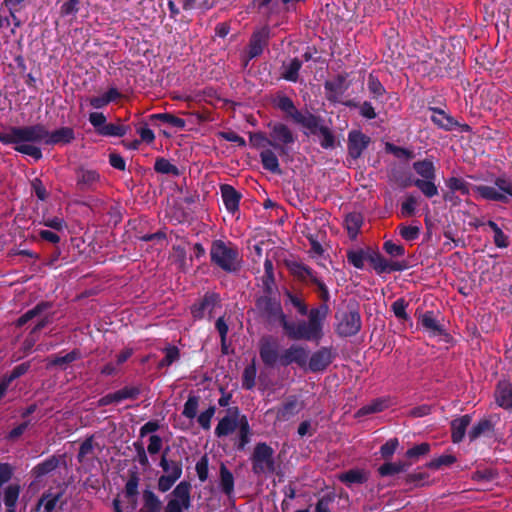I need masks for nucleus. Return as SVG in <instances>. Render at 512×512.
<instances>
[{
  "instance_id": "f257e3e1",
  "label": "nucleus",
  "mask_w": 512,
  "mask_h": 512,
  "mask_svg": "<svg viewBox=\"0 0 512 512\" xmlns=\"http://www.w3.org/2000/svg\"><path fill=\"white\" fill-rule=\"evenodd\" d=\"M210 259L212 264L227 273H237L241 269L242 260L237 247L220 239L212 242Z\"/></svg>"
},
{
  "instance_id": "f03ea898",
  "label": "nucleus",
  "mask_w": 512,
  "mask_h": 512,
  "mask_svg": "<svg viewBox=\"0 0 512 512\" xmlns=\"http://www.w3.org/2000/svg\"><path fill=\"white\" fill-rule=\"evenodd\" d=\"M286 267L290 274L299 282L315 285L319 290V298L322 303L327 304L329 302L330 293L328 287L311 267L296 260L286 261Z\"/></svg>"
},
{
  "instance_id": "7ed1b4c3",
  "label": "nucleus",
  "mask_w": 512,
  "mask_h": 512,
  "mask_svg": "<svg viewBox=\"0 0 512 512\" xmlns=\"http://www.w3.org/2000/svg\"><path fill=\"white\" fill-rule=\"evenodd\" d=\"M472 190L483 200L507 204L509 198H512V179L498 176L494 186L474 185Z\"/></svg>"
},
{
  "instance_id": "20e7f679",
  "label": "nucleus",
  "mask_w": 512,
  "mask_h": 512,
  "mask_svg": "<svg viewBox=\"0 0 512 512\" xmlns=\"http://www.w3.org/2000/svg\"><path fill=\"white\" fill-rule=\"evenodd\" d=\"M267 127L269 128V136L271 139L270 146L273 147L281 157L288 156L290 152L289 147L297 140L296 134L283 122L270 121Z\"/></svg>"
},
{
  "instance_id": "39448f33",
  "label": "nucleus",
  "mask_w": 512,
  "mask_h": 512,
  "mask_svg": "<svg viewBox=\"0 0 512 512\" xmlns=\"http://www.w3.org/2000/svg\"><path fill=\"white\" fill-rule=\"evenodd\" d=\"M252 472L257 475H270L276 470L274 450L266 442H259L255 445L251 455Z\"/></svg>"
},
{
  "instance_id": "423d86ee",
  "label": "nucleus",
  "mask_w": 512,
  "mask_h": 512,
  "mask_svg": "<svg viewBox=\"0 0 512 512\" xmlns=\"http://www.w3.org/2000/svg\"><path fill=\"white\" fill-rule=\"evenodd\" d=\"M335 318L337 320L335 331L340 337H351L361 330V315L355 306H348L346 310L336 312Z\"/></svg>"
},
{
  "instance_id": "0eeeda50",
  "label": "nucleus",
  "mask_w": 512,
  "mask_h": 512,
  "mask_svg": "<svg viewBox=\"0 0 512 512\" xmlns=\"http://www.w3.org/2000/svg\"><path fill=\"white\" fill-rule=\"evenodd\" d=\"M11 136L14 140L13 144L29 142H44L46 144V136H48V130L41 123L22 127L11 126Z\"/></svg>"
},
{
  "instance_id": "6e6552de",
  "label": "nucleus",
  "mask_w": 512,
  "mask_h": 512,
  "mask_svg": "<svg viewBox=\"0 0 512 512\" xmlns=\"http://www.w3.org/2000/svg\"><path fill=\"white\" fill-rule=\"evenodd\" d=\"M256 308L260 314L270 323H282L287 319L284 314L280 300L271 295L260 296L256 300Z\"/></svg>"
},
{
  "instance_id": "1a4fd4ad",
  "label": "nucleus",
  "mask_w": 512,
  "mask_h": 512,
  "mask_svg": "<svg viewBox=\"0 0 512 512\" xmlns=\"http://www.w3.org/2000/svg\"><path fill=\"white\" fill-rule=\"evenodd\" d=\"M288 336L292 340H305V341H316L322 339V337L312 329L309 322L305 320H299L298 322L288 321L287 319L282 323L281 326Z\"/></svg>"
},
{
  "instance_id": "9d476101",
  "label": "nucleus",
  "mask_w": 512,
  "mask_h": 512,
  "mask_svg": "<svg viewBox=\"0 0 512 512\" xmlns=\"http://www.w3.org/2000/svg\"><path fill=\"white\" fill-rule=\"evenodd\" d=\"M304 408V402L297 395L288 396L280 405L270 408L266 413L275 414L277 422H286Z\"/></svg>"
},
{
  "instance_id": "9b49d317",
  "label": "nucleus",
  "mask_w": 512,
  "mask_h": 512,
  "mask_svg": "<svg viewBox=\"0 0 512 512\" xmlns=\"http://www.w3.org/2000/svg\"><path fill=\"white\" fill-rule=\"evenodd\" d=\"M270 39V29L267 26L255 30L248 43L247 57L244 60V66H247L249 61L259 57L264 49L268 46Z\"/></svg>"
},
{
  "instance_id": "f8f14e48",
  "label": "nucleus",
  "mask_w": 512,
  "mask_h": 512,
  "mask_svg": "<svg viewBox=\"0 0 512 512\" xmlns=\"http://www.w3.org/2000/svg\"><path fill=\"white\" fill-rule=\"evenodd\" d=\"M368 261L378 275L383 273L401 272L409 268L406 260L388 261L377 251H369Z\"/></svg>"
},
{
  "instance_id": "ddd939ff",
  "label": "nucleus",
  "mask_w": 512,
  "mask_h": 512,
  "mask_svg": "<svg viewBox=\"0 0 512 512\" xmlns=\"http://www.w3.org/2000/svg\"><path fill=\"white\" fill-rule=\"evenodd\" d=\"M336 357V352L332 347L323 346L313 352L307 360L308 370L312 373L325 371Z\"/></svg>"
},
{
  "instance_id": "4468645a",
  "label": "nucleus",
  "mask_w": 512,
  "mask_h": 512,
  "mask_svg": "<svg viewBox=\"0 0 512 512\" xmlns=\"http://www.w3.org/2000/svg\"><path fill=\"white\" fill-rule=\"evenodd\" d=\"M220 302V296L215 292H206L202 298L196 301L191 307L190 312L194 319H203L206 313L211 314L215 306Z\"/></svg>"
},
{
  "instance_id": "2eb2a0df",
  "label": "nucleus",
  "mask_w": 512,
  "mask_h": 512,
  "mask_svg": "<svg viewBox=\"0 0 512 512\" xmlns=\"http://www.w3.org/2000/svg\"><path fill=\"white\" fill-rule=\"evenodd\" d=\"M76 188L81 192L95 191L101 176L94 169L80 167L76 170Z\"/></svg>"
},
{
  "instance_id": "dca6fc26",
  "label": "nucleus",
  "mask_w": 512,
  "mask_h": 512,
  "mask_svg": "<svg viewBox=\"0 0 512 512\" xmlns=\"http://www.w3.org/2000/svg\"><path fill=\"white\" fill-rule=\"evenodd\" d=\"M307 360L308 351L304 347L295 344L284 350L279 358L280 364L284 367L295 363L299 367L305 368L307 365Z\"/></svg>"
},
{
  "instance_id": "f3484780",
  "label": "nucleus",
  "mask_w": 512,
  "mask_h": 512,
  "mask_svg": "<svg viewBox=\"0 0 512 512\" xmlns=\"http://www.w3.org/2000/svg\"><path fill=\"white\" fill-rule=\"evenodd\" d=\"M370 142V137L360 130H351L348 133V155L353 159H358Z\"/></svg>"
},
{
  "instance_id": "a211bd4d",
  "label": "nucleus",
  "mask_w": 512,
  "mask_h": 512,
  "mask_svg": "<svg viewBox=\"0 0 512 512\" xmlns=\"http://www.w3.org/2000/svg\"><path fill=\"white\" fill-rule=\"evenodd\" d=\"M228 414L219 420L216 428L215 435L218 438H222L233 433L238 427V416L240 414V409L235 407H230L227 410Z\"/></svg>"
},
{
  "instance_id": "6ab92c4d",
  "label": "nucleus",
  "mask_w": 512,
  "mask_h": 512,
  "mask_svg": "<svg viewBox=\"0 0 512 512\" xmlns=\"http://www.w3.org/2000/svg\"><path fill=\"white\" fill-rule=\"evenodd\" d=\"M295 124L300 125L304 129V135L309 137L319 135V132L325 125V121L321 116L306 111Z\"/></svg>"
},
{
  "instance_id": "aec40b11",
  "label": "nucleus",
  "mask_w": 512,
  "mask_h": 512,
  "mask_svg": "<svg viewBox=\"0 0 512 512\" xmlns=\"http://www.w3.org/2000/svg\"><path fill=\"white\" fill-rule=\"evenodd\" d=\"M62 496L63 492H44L37 502L36 510L41 512H57V508L62 509L63 505L66 503L61 500Z\"/></svg>"
},
{
  "instance_id": "412c9836",
  "label": "nucleus",
  "mask_w": 512,
  "mask_h": 512,
  "mask_svg": "<svg viewBox=\"0 0 512 512\" xmlns=\"http://www.w3.org/2000/svg\"><path fill=\"white\" fill-rule=\"evenodd\" d=\"M259 355L265 366L274 367L280 358L277 343L263 338L259 343Z\"/></svg>"
},
{
  "instance_id": "4be33fe9",
  "label": "nucleus",
  "mask_w": 512,
  "mask_h": 512,
  "mask_svg": "<svg viewBox=\"0 0 512 512\" xmlns=\"http://www.w3.org/2000/svg\"><path fill=\"white\" fill-rule=\"evenodd\" d=\"M220 192L226 210L235 214L239 210L242 194L230 184H222Z\"/></svg>"
},
{
  "instance_id": "5701e85b",
  "label": "nucleus",
  "mask_w": 512,
  "mask_h": 512,
  "mask_svg": "<svg viewBox=\"0 0 512 512\" xmlns=\"http://www.w3.org/2000/svg\"><path fill=\"white\" fill-rule=\"evenodd\" d=\"M329 313V307L328 304L322 303L320 306L312 309H308V322L311 326V328L321 336L323 337V324L324 321Z\"/></svg>"
},
{
  "instance_id": "b1692460",
  "label": "nucleus",
  "mask_w": 512,
  "mask_h": 512,
  "mask_svg": "<svg viewBox=\"0 0 512 512\" xmlns=\"http://www.w3.org/2000/svg\"><path fill=\"white\" fill-rule=\"evenodd\" d=\"M472 421L470 414L462 415L455 418L450 423L451 440L453 443L458 444L463 441L467 428Z\"/></svg>"
},
{
  "instance_id": "393cba45",
  "label": "nucleus",
  "mask_w": 512,
  "mask_h": 512,
  "mask_svg": "<svg viewBox=\"0 0 512 512\" xmlns=\"http://www.w3.org/2000/svg\"><path fill=\"white\" fill-rule=\"evenodd\" d=\"M429 110L433 112V115L430 117V119L438 128L445 131H452L456 128V126L459 125L458 121H456L451 115L447 114L441 108L429 107Z\"/></svg>"
},
{
  "instance_id": "a878e982",
  "label": "nucleus",
  "mask_w": 512,
  "mask_h": 512,
  "mask_svg": "<svg viewBox=\"0 0 512 512\" xmlns=\"http://www.w3.org/2000/svg\"><path fill=\"white\" fill-rule=\"evenodd\" d=\"M61 459H62V456H57V455H52V456L48 457L47 459L38 463L37 465H35L32 468V470H31L32 476L35 479L39 480V479L43 478L44 476L52 473L59 467Z\"/></svg>"
},
{
  "instance_id": "bb28decb",
  "label": "nucleus",
  "mask_w": 512,
  "mask_h": 512,
  "mask_svg": "<svg viewBox=\"0 0 512 512\" xmlns=\"http://www.w3.org/2000/svg\"><path fill=\"white\" fill-rule=\"evenodd\" d=\"M75 139V132L71 127H60L52 132L48 131L46 136V145H65L71 143Z\"/></svg>"
},
{
  "instance_id": "cd10ccee",
  "label": "nucleus",
  "mask_w": 512,
  "mask_h": 512,
  "mask_svg": "<svg viewBox=\"0 0 512 512\" xmlns=\"http://www.w3.org/2000/svg\"><path fill=\"white\" fill-rule=\"evenodd\" d=\"M497 405L505 410H512V385L507 381H500L495 390Z\"/></svg>"
},
{
  "instance_id": "c85d7f7f",
  "label": "nucleus",
  "mask_w": 512,
  "mask_h": 512,
  "mask_svg": "<svg viewBox=\"0 0 512 512\" xmlns=\"http://www.w3.org/2000/svg\"><path fill=\"white\" fill-rule=\"evenodd\" d=\"M275 106L283 113H285L286 117L290 118L293 123H295L303 114V112L297 109L293 100L286 95L278 96L275 102Z\"/></svg>"
},
{
  "instance_id": "c756f323",
  "label": "nucleus",
  "mask_w": 512,
  "mask_h": 512,
  "mask_svg": "<svg viewBox=\"0 0 512 512\" xmlns=\"http://www.w3.org/2000/svg\"><path fill=\"white\" fill-rule=\"evenodd\" d=\"M338 480L351 487L354 484H364L368 481V473L362 469H350L338 475Z\"/></svg>"
},
{
  "instance_id": "7c9ffc66",
  "label": "nucleus",
  "mask_w": 512,
  "mask_h": 512,
  "mask_svg": "<svg viewBox=\"0 0 512 512\" xmlns=\"http://www.w3.org/2000/svg\"><path fill=\"white\" fill-rule=\"evenodd\" d=\"M303 61L299 58H293L288 63H283L281 78L296 83L299 80V72L302 68Z\"/></svg>"
},
{
  "instance_id": "2f4dec72",
  "label": "nucleus",
  "mask_w": 512,
  "mask_h": 512,
  "mask_svg": "<svg viewBox=\"0 0 512 512\" xmlns=\"http://www.w3.org/2000/svg\"><path fill=\"white\" fill-rule=\"evenodd\" d=\"M494 432V423L489 418H483L472 426L468 432L471 442L477 440L481 436H488Z\"/></svg>"
},
{
  "instance_id": "473e14b6",
  "label": "nucleus",
  "mask_w": 512,
  "mask_h": 512,
  "mask_svg": "<svg viewBox=\"0 0 512 512\" xmlns=\"http://www.w3.org/2000/svg\"><path fill=\"white\" fill-rule=\"evenodd\" d=\"M149 120L153 125H157V122L168 124L179 130H183L186 126V121L183 118L177 117L171 113H155L149 116Z\"/></svg>"
},
{
  "instance_id": "72a5a7b5",
  "label": "nucleus",
  "mask_w": 512,
  "mask_h": 512,
  "mask_svg": "<svg viewBox=\"0 0 512 512\" xmlns=\"http://www.w3.org/2000/svg\"><path fill=\"white\" fill-rule=\"evenodd\" d=\"M415 173L420 176V179H433L436 178V167L432 159L425 158L423 160L415 161L412 164Z\"/></svg>"
},
{
  "instance_id": "f704fd0d",
  "label": "nucleus",
  "mask_w": 512,
  "mask_h": 512,
  "mask_svg": "<svg viewBox=\"0 0 512 512\" xmlns=\"http://www.w3.org/2000/svg\"><path fill=\"white\" fill-rule=\"evenodd\" d=\"M52 307V303L48 301H41L37 303L32 309H29L24 314H22L16 321L17 327H22L26 323H28L33 318L41 315L43 312L47 311Z\"/></svg>"
},
{
  "instance_id": "c9c22d12",
  "label": "nucleus",
  "mask_w": 512,
  "mask_h": 512,
  "mask_svg": "<svg viewBox=\"0 0 512 512\" xmlns=\"http://www.w3.org/2000/svg\"><path fill=\"white\" fill-rule=\"evenodd\" d=\"M139 475L137 471H129V478L125 484V497L130 500L132 509H135L137 503Z\"/></svg>"
},
{
  "instance_id": "e433bc0d",
  "label": "nucleus",
  "mask_w": 512,
  "mask_h": 512,
  "mask_svg": "<svg viewBox=\"0 0 512 512\" xmlns=\"http://www.w3.org/2000/svg\"><path fill=\"white\" fill-rule=\"evenodd\" d=\"M411 466L410 462L398 461V462H385L378 468V473L381 477L394 476L396 474L406 472Z\"/></svg>"
},
{
  "instance_id": "4c0bfd02",
  "label": "nucleus",
  "mask_w": 512,
  "mask_h": 512,
  "mask_svg": "<svg viewBox=\"0 0 512 512\" xmlns=\"http://www.w3.org/2000/svg\"><path fill=\"white\" fill-rule=\"evenodd\" d=\"M261 164L263 168L273 174H281L279 160L274 151L270 149L263 150L260 153Z\"/></svg>"
},
{
  "instance_id": "58836bf2",
  "label": "nucleus",
  "mask_w": 512,
  "mask_h": 512,
  "mask_svg": "<svg viewBox=\"0 0 512 512\" xmlns=\"http://www.w3.org/2000/svg\"><path fill=\"white\" fill-rule=\"evenodd\" d=\"M181 478V468L175 465L172 469V473H165L158 479L157 487L160 492L169 491L177 480Z\"/></svg>"
},
{
  "instance_id": "ea45409f",
  "label": "nucleus",
  "mask_w": 512,
  "mask_h": 512,
  "mask_svg": "<svg viewBox=\"0 0 512 512\" xmlns=\"http://www.w3.org/2000/svg\"><path fill=\"white\" fill-rule=\"evenodd\" d=\"M81 357L80 351L78 349H73L69 353L64 356L54 355L49 359L47 364V368L57 366L61 369L65 370L69 364L78 360Z\"/></svg>"
},
{
  "instance_id": "a19ab883",
  "label": "nucleus",
  "mask_w": 512,
  "mask_h": 512,
  "mask_svg": "<svg viewBox=\"0 0 512 512\" xmlns=\"http://www.w3.org/2000/svg\"><path fill=\"white\" fill-rule=\"evenodd\" d=\"M173 500H178L183 505L191 507V483L184 480L176 485L172 491Z\"/></svg>"
},
{
  "instance_id": "79ce46f5",
  "label": "nucleus",
  "mask_w": 512,
  "mask_h": 512,
  "mask_svg": "<svg viewBox=\"0 0 512 512\" xmlns=\"http://www.w3.org/2000/svg\"><path fill=\"white\" fill-rule=\"evenodd\" d=\"M420 323L424 329L432 333L433 335H443L445 333V329L434 317V313L432 311H427L420 318Z\"/></svg>"
},
{
  "instance_id": "37998d69",
  "label": "nucleus",
  "mask_w": 512,
  "mask_h": 512,
  "mask_svg": "<svg viewBox=\"0 0 512 512\" xmlns=\"http://www.w3.org/2000/svg\"><path fill=\"white\" fill-rule=\"evenodd\" d=\"M436 178L433 179H420L415 178L414 179V186L419 189V191L426 197V198H433L438 195V187L435 183Z\"/></svg>"
},
{
  "instance_id": "c03bdc74",
  "label": "nucleus",
  "mask_w": 512,
  "mask_h": 512,
  "mask_svg": "<svg viewBox=\"0 0 512 512\" xmlns=\"http://www.w3.org/2000/svg\"><path fill=\"white\" fill-rule=\"evenodd\" d=\"M162 502L151 490L143 491V512H161Z\"/></svg>"
},
{
  "instance_id": "a18cd8bd",
  "label": "nucleus",
  "mask_w": 512,
  "mask_h": 512,
  "mask_svg": "<svg viewBox=\"0 0 512 512\" xmlns=\"http://www.w3.org/2000/svg\"><path fill=\"white\" fill-rule=\"evenodd\" d=\"M220 487L227 496H231L234 492V476L223 463L220 466Z\"/></svg>"
},
{
  "instance_id": "49530a36",
  "label": "nucleus",
  "mask_w": 512,
  "mask_h": 512,
  "mask_svg": "<svg viewBox=\"0 0 512 512\" xmlns=\"http://www.w3.org/2000/svg\"><path fill=\"white\" fill-rule=\"evenodd\" d=\"M129 130L130 127L127 125L120 123H106V125L99 130V135L105 137H123Z\"/></svg>"
},
{
  "instance_id": "de8ad7c7",
  "label": "nucleus",
  "mask_w": 512,
  "mask_h": 512,
  "mask_svg": "<svg viewBox=\"0 0 512 512\" xmlns=\"http://www.w3.org/2000/svg\"><path fill=\"white\" fill-rule=\"evenodd\" d=\"M363 218L359 213H349L345 218V224L350 238H355L362 226Z\"/></svg>"
},
{
  "instance_id": "09e8293b",
  "label": "nucleus",
  "mask_w": 512,
  "mask_h": 512,
  "mask_svg": "<svg viewBox=\"0 0 512 512\" xmlns=\"http://www.w3.org/2000/svg\"><path fill=\"white\" fill-rule=\"evenodd\" d=\"M19 494L20 486L18 484H11L5 488L3 502L6 509H16Z\"/></svg>"
},
{
  "instance_id": "8fccbe9b",
  "label": "nucleus",
  "mask_w": 512,
  "mask_h": 512,
  "mask_svg": "<svg viewBox=\"0 0 512 512\" xmlns=\"http://www.w3.org/2000/svg\"><path fill=\"white\" fill-rule=\"evenodd\" d=\"M154 170L160 174H167L173 176H179L180 171L178 167L172 164L168 159L160 157L157 158L154 163Z\"/></svg>"
},
{
  "instance_id": "3c124183",
  "label": "nucleus",
  "mask_w": 512,
  "mask_h": 512,
  "mask_svg": "<svg viewBox=\"0 0 512 512\" xmlns=\"http://www.w3.org/2000/svg\"><path fill=\"white\" fill-rule=\"evenodd\" d=\"M369 251L363 249L349 250L347 251L346 257L348 262L357 269L364 268V261H368Z\"/></svg>"
},
{
  "instance_id": "603ef678",
  "label": "nucleus",
  "mask_w": 512,
  "mask_h": 512,
  "mask_svg": "<svg viewBox=\"0 0 512 512\" xmlns=\"http://www.w3.org/2000/svg\"><path fill=\"white\" fill-rule=\"evenodd\" d=\"M257 375V369L254 362L247 365L244 368L243 374H242V387L245 390H251L255 387V380Z\"/></svg>"
},
{
  "instance_id": "864d4df0",
  "label": "nucleus",
  "mask_w": 512,
  "mask_h": 512,
  "mask_svg": "<svg viewBox=\"0 0 512 512\" xmlns=\"http://www.w3.org/2000/svg\"><path fill=\"white\" fill-rule=\"evenodd\" d=\"M457 461L452 454H444L426 463V467L432 470H439L442 467H449Z\"/></svg>"
},
{
  "instance_id": "5fc2aeb1",
  "label": "nucleus",
  "mask_w": 512,
  "mask_h": 512,
  "mask_svg": "<svg viewBox=\"0 0 512 512\" xmlns=\"http://www.w3.org/2000/svg\"><path fill=\"white\" fill-rule=\"evenodd\" d=\"M163 352L165 353L164 358L159 361L157 368L162 369L164 367H168L172 365L174 362L179 360L180 358V350L176 346H168L165 347Z\"/></svg>"
},
{
  "instance_id": "6e6d98bb",
  "label": "nucleus",
  "mask_w": 512,
  "mask_h": 512,
  "mask_svg": "<svg viewBox=\"0 0 512 512\" xmlns=\"http://www.w3.org/2000/svg\"><path fill=\"white\" fill-rule=\"evenodd\" d=\"M200 397L190 394L184 404L182 415L188 419H194L197 416Z\"/></svg>"
},
{
  "instance_id": "4d7b16f0",
  "label": "nucleus",
  "mask_w": 512,
  "mask_h": 512,
  "mask_svg": "<svg viewBox=\"0 0 512 512\" xmlns=\"http://www.w3.org/2000/svg\"><path fill=\"white\" fill-rule=\"evenodd\" d=\"M320 138V146L323 149H333L336 145V137L333 131L325 124L324 127L319 132Z\"/></svg>"
},
{
  "instance_id": "13d9d810",
  "label": "nucleus",
  "mask_w": 512,
  "mask_h": 512,
  "mask_svg": "<svg viewBox=\"0 0 512 512\" xmlns=\"http://www.w3.org/2000/svg\"><path fill=\"white\" fill-rule=\"evenodd\" d=\"M414 179L410 173L403 171H393L390 177V180L402 189L414 185Z\"/></svg>"
},
{
  "instance_id": "bf43d9fd",
  "label": "nucleus",
  "mask_w": 512,
  "mask_h": 512,
  "mask_svg": "<svg viewBox=\"0 0 512 512\" xmlns=\"http://www.w3.org/2000/svg\"><path fill=\"white\" fill-rule=\"evenodd\" d=\"M446 186L452 191H459L462 195H469V183L459 177H450L446 180Z\"/></svg>"
},
{
  "instance_id": "052dcab7",
  "label": "nucleus",
  "mask_w": 512,
  "mask_h": 512,
  "mask_svg": "<svg viewBox=\"0 0 512 512\" xmlns=\"http://www.w3.org/2000/svg\"><path fill=\"white\" fill-rule=\"evenodd\" d=\"M385 408V402L381 399H375L370 404L361 407L357 412V417H363L370 414L378 413L383 411Z\"/></svg>"
},
{
  "instance_id": "680f3d73",
  "label": "nucleus",
  "mask_w": 512,
  "mask_h": 512,
  "mask_svg": "<svg viewBox=\"0 0 512 512\" xmlns=\"http://www.w3.org/2000/svg\"><path fill=\"white\" fill-rule=\"evenodd\" d=\"M418 204L417 198L413 194L406 196L405 200L401 203V216L412 217L416 214V207Z\"/></svg>"
},
{
  "instance_id": "e2e57ef3",
  "label": "nucleus",
  "mask_w": 512,
  "mask_h": 512,
  "mask_svg": "<svg viewBox=\"0 0 512 512\" xmlns=\"http://www.w3.org/2000/svg\"><path fill=\"white\" fill-rule=\"evenodd\" d=\"M399 235L406 241H414L420 236V227L400 224L398 225Z\"/></svg>"
},
{
  "instance_id": "0e129e2a",
  "label": "nucleus",
  "mask_w": 512,
  "mask_h": 512,
  "mask_svg": "<svg viewBox=\"0 0 512 512\" xmlns=\"http://www.w3.org/2000/svg\"><path fill=\"white\" fill-rule=\"evenodd\" d=\"M15 145H16L14 147L15 151H17L21 154H24V155L31 156L35 160H40L43 157L42 150L37 146L25 144V143H20V144H15Z\"/></svg>"
},
{
  "instance_id": "69168bd1",
  "label": "nucleus",
  "mask_w": 512,
  "mask_h": 512,
  "mask_svg": "<svg viewBox=\"0 0 512 512\" xmlns=\"http://www.w3.org/2000/svg\"><path fill=\"white\" fill-rule=\"evenodd\" d=\"M117 401L120 403L123 400L131 399L135 400L141 394V390L139 387L135 386H125L120 390L115 391Z\"/></svg>"
},
{
  "instance_id": "338daca9",
  "label": "nucleus",
  "mask_w": 512,
  "mask_h": 512,
  "mask_svg": "<svg viewBox=\"0 0 512 512\" xmlns=\"http://www.w3.org/2000/svg\"><path fill=\"white\" fill-rule=\"evenodd\" d=\"M367 86L370 94H372L373 98L375 99L382 97L385 93V88L382 83L376 76L372 74H370L368 77Z\"/></svg>"
},
{
  "instance_id": "774afa93",
  "label": "nucleus",
  "mask_w": 512,
  "mask_h": 512,
  "mask_svg": "<svg viewBox=\"0 0 512 512\" xmlns=\"http://www.w3.org/2000/svg\"><path fill=\"white\" fill-rule=\"evenodd\" d=\"M399 446V440L397 438H391L387 440L381 447H380V454L381 457L388 461L392 458L394 453L396 452L397 448Z\"/></svg>"
}]
</instances>
